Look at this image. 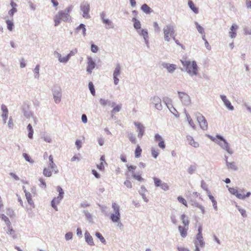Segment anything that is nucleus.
Wrapping results in <instances>:
<instances>
[{"mask_svg": "<svg viewBox=\"0 0 251 251\" xmlns=\"http://www.w3.org/2000/svg\"><path fill=\"white\" fill-rule=\"evenodd\" d=\"M221 98L224 101L226 106L230 110L233 109V106L231 105L230 102L226 99V97L224 95H221Z\"/></svg>", "mask_w": 251, "mask_h": 251, "instance_id": "f3484780", "label": "nucleus"}, {"mask_svg": "<svg viewBox=\"0 0 251 251\" xmlns=\"http://www.w3.org/2000/svg\"><path fill=\"white\" fill-rule=\"evenodd\" d=\"M69 59L70 58L68 55H66L65 57H63L61 54L58 55V59L60 62L66 63L69 60Z\"/></svg>", "mask_w": 251, "mask_h": 251, "instance_id": "2f4dec72", "label": "nucleus"}, {"mask_svg": "<svg viewBox=\"0 0 251 251\" xmlns=\"http://www.w3.org/2000/svg\"><path fill=\"white\" fill-rule=\"evenodd\" d=\"M141 9L147 14H150L152 12V10L147 4H143L141 6Z\"/></svg>", "mask_w": 251, "mask_h": 251, "instance_id": "bb28decb", "label": "nucleus"}, {"mask_svg": "<svg viewBox=\"0 0 251 251\" xmlns=\"http://www.w3.org/2000/svg\"><path fill=\"white\" fill-rule=\"evenodd\" d=\"M178 228L181 237L183 238L186 237L187 235V230H188V226H178Z\"/></svg>", "mask_w": 251, "mask_h": 251, "instance_id": "4468645a", "label": "nucleus"}, {"mask_svg": "<svg viewBox=\"0 0 251 251\" xmlns=\"http://www.w3.org/2000/svg\"><path fill=\"white\" fill-rule=\"evenodd\" d=\"M177 200L179 202L182 203L184 204L186 207H187V202L181 196H179L177 197Z\"/></svg>", "mask_w": 251, "mask_h": 251, "instance_id": "a19ab883", "label": "nucleus"}, {"mask_svg": "<svg viewBox=\"0 0 251 251\" xmlns=\"http://www.w3.org/2000/svg\"><path fill=\"white\" fill-rule=\"evenodd\" d=\"M129 139L133 144H135L136 142V137L131 134L129 136Z\"/></svg>", "mask_w": 251, "mask_h": 251, "instance_id": "bf43d9fd", "label": "nucleus"}, {"mask_svg": "<svg viewBox=\"0 0 251 251\" xmlns=\"http://www.w3.org/2000/svg\"><path fill=\"white\" fill-rule=\"evenodd\" d=\"M153 180L154 182V184L156 187H160L161 184L163 183L162 181L158 179V178L154 177L153 178Z\"/></svg>", "mask_w": 251, "mask_h": 251, "instance_id": "58836bf2", "label": "nucleus"}, {"mask_svg": "<svg viewBox=\"0 0 251 251\" xmlns=\"http://www.w3.org/2000/svg\"><path fill=\"white\" fill-rule=\"evenodd\" d=\"M61 93L59 92L57 93L54 95V99L56 103H58L61 101Z\"/></svg>", "mask_w": 251, "mask_h": 251, "instance_id": "c9c22d12", "label": "nucleus"}, {"mask_svg": "<svg viewBox=\"0 0 251 251\" xmlns=\"http://www.w3.org/2000/svg\"><path fill=\"white\" fill-rule=\"evenodd\" d=\"M73 237V234L72 232H68L65 235V238L67 240L71 239Z\"/></svg>", "mask_w": 251, "mask_h": 251, "instance_id": "0e129e2a", "label": "nucleus"}, {"mask_svg": "<svg viewBox=\"0 0 251 251\" xmlns=\"http://www.w3.org/2000/svg\"><path fill=\"white\" fill-rule=\"evenodd\" d=\"M6 214L11 218H13L14 216L13 211L10 209H7Z\"/></svg>", "mask_w": 251, "mask_h": 251, "instance_id": "5fc2aeb1", "label": "nucleus"}, {"mask_svg": "<svg viewBox=\"0 0 251 251\" xmlns=\"http://www.w3.org/2000/svg\"><path fill=\"white\" fill-rule=\"evenodd\" d=\"M151 154H152V156L154 158H156L158 156V151L155 149H151Z\"/></svg>", "mask_w": 251, "mask_h": 251, "instance_id": "603ef678", "label": "nucleus"}, {"mask_svg": "<svg viewBox=\"0 0 251 251\" xmlns=\"http://www.w3.org/2000/svg\"><path fill=\"white\" fill-rule=\"evenodd\" d=\"M89 89H90V90L91 91V94L93 96H95V88H94L93 84V83L92 82H90L89 83Z\"/></svg>", "mask_w": 251, "mask_h": 251, "instance_id": "37998d69", "label": "nucleus"}, {"mask_svg": "<svg viewBox=\"0 0 251 251\" xmlns=\"http://www.w3.org/2000/svg\"><path fill=\"white\" fill-rule=\"evenodd\" d=\"M141 34L144 36L145 39L146 37H148V33L147 31L145 29H142L141 30Z\"/></svg>", "mask_w": 251, "mask_h": 251, "instance_id": "338daca9", "label": "nucleus"}, {"mask_svg": "<svg viewBox=\"0 0 251 251\" xmlns=\"http://www.w3.org/2000/svg\"><path fill=\"white\" fill-rule=\"evenodd\" d=\"M72 7H67L65 11H60L62 20L64 22H68L71 20V16L69 15L70 12L72 10Z\"/></svg>", "mask_w": 251, "mask_h": 251, "instance_id": "6e6552de", "label": "nucleus"}, {"mask_svg": "<svg viewBox=\"0 0 251 251\" xmlns=\"http://www.w3.org/2000/svg\"><path fill=\"white\" fill-rule=\"evenodd\" d=\"M238 26L236 25H232L230 27V31L229 32V35L230 38H234L236 36V30H237Z\"/></svg>", "mask_w": 251, "mask_h": 251, "instance_id": "ddd939ff", "label": "nucleus"}, {"mask_svg": "<svg viewBox=\"0 0 251 251\" xmlns=\"http://www.w3.org/2000/svg\"><path fill=\"white\" fill-rule=\"evenodd\" d=\"M177 250L178 251H190L189 249L183 247H178Z\"/></svg>", "mask_w": 251, "mask_h": 251, "instance_id": "774afa93", "label": "nucleus"}, {"mask_svg": "<svg viewBox=\"0 0 251 251\" xmlns=\"http://www.w3.org/2000/svg\"><path fill=\"white\" fill-rule=\"evenodd\" d=\"M155 141L159 143V142L163 141L162 138L158 134H156L154 136Z\"/></svg>", "mask_w": 251, "mask_h": 251, "instance_id": "4d7b16f0", "label": "nucleus"}, {"mask_svg": "<svg viewBox=\"0 0 251 251\" xmlns=\"http://www.w3.org/2000/svg\"><path fill=\"white\" fill-rule=\"evenodd\" d=\"M178 94L180 98L181 99V100H182L183 98L185 99H188L189 98L188 95L184 93L179 92Z\"/></svg>", "mask_w": 251, "mask_h": 251, "instance_id": "de8ad7c7", "label": "nucleus"}, {"mask_svg": "<svg viewBox=\"0 0 251 251\" xmlns=\"http://www.w3.org/2000/svg\"><path fill=\"white\" fill-rule=\"evenodd\" d=\"M188 119V122H189V124H190V125L194 128H195V125L193 121V120L190 117H188L187 118Z\"/></svg>", "mask_w": 251, "mask_h": 251, "instance_id": "680f3d73", "label": "nucleus"}, {"mask_svg": "<svg viewBox=\"0 0 251 251\" xmlns=\"http://www.w3.org/2000/svg\"><path fill=\"white\" fill-rule=\"evenodd\" d=\"M124 184L128 188H131L132 187V184L131 182L128 180L125 181Z\"/></svg>", "mask_w": 251, "mask_h": 251, "instance_id": "69168bd1", "label": "nucleus"}, {"mask_svg": "<svg viewBox=\"0 0 251 251\" xmlns=\"http://www.w3.org/2000/svg\"><path fill=\"white\" fill-rule=\"evenodd\" d=\"M251 193L248 192L246 195H245L244 190L238 191L237 193L236 196L240 199H244L246 197H248L250 196Z\"/></svg>", "mask_w": 251, "mask_h": 251, "instance_id": "dca6fc26", "label": "nucleus"}, {"mask_svg": "<svg viewBox=\"0 0 251 251\" xmlns=\"http://www.w3.org/2000/svg\"><path fill=\"white\" fill-rule=\"evenodd\" d=\"M181 62L185 67L187 73L191 75H197L198 74V66L196 61L187 60L186 58L181 60Z\"/></svg>", "mask_w": 251, "mask_h": 251, "instance_id": "f257e3e1", "label": "nucleus"}, {"mask_svg": "<svg viewBox=\"0 0 251 251\" xmlns=\"http://www.w3.org/2000/svg\"><path fill=\"white\" fill-rule=\"evenodd\" d=\"M1 109L2 111V117L3 118V122L5 123L7 118L8 111L7 107L5 105H2Z\"/></svg>", "mask_w": 251, "mask_h": 251, "instance_id": "aec40b11", "label": "nucleus"}, {"mask_svg": "<svg viewBox=\"0 0 251 251\" xmlns=\"http://www.w3.org/2000/svg\"><path fill=\"white\" fill-rule=\"evenodd\" d=\"M164 68H166L170 73L173 72L176 69V65L175 64H170L164 63L163 64Z\"/></svg>", "mask_w": 251, "mask_h": 251, "instance_id": "6ab92c4d", "label": "nucleus"}, {"mask_svg": "<svg viewBox=\"0 0 251 251\" xmlns=\"http://www.w3.org/2000/svg\"><path fill=\"white\" fill-rule=\"evenodd\" d=\"M132 21L134 22V27L136 29L141 28V24L140 22L136 19L135 18H133Z\"/></svg>", "mask_w": 251, "mask_h": 251, "instance_id": "72a5a7b5", "label": "nucleus"}, {"mask_svg": "<svg viewBox=\"0 0 251 251\" xmlns=\"http://www.w3.org/2000/svg\"><path fill=\"white\" fill-rule=\"evenodd\" d=\"M6 23L7 24V29L10 31H12L14 27L13 22L11 20H6Z\"/></svg>", "mask_w": 251, "mask_h": 251, "instance_id": "7c9ffc66", "label": "nucleus"}, {"mask_svg": "<svg viewBox=\"0 0 251 251\" xmlns=\"http://www.w3.org/2000/svg\"><path fill=\"white\" fill-rule=\"evenodd\" d=\"M23 156L25 159V160L27 162L31 163H33L34 162V161L30 158V156L28 154L26 153H24L23 154Z\"/></svg>", "mask_w": 251, "mask_h": 251, "instance_id": "e433bc0d", "label": "nucleus"}, {"mask_svg": "<svg viewBox=\"0 0 251 251\" xmlns=\"http://www.w3.org/2000/svg\"><path fill=\"white\" fill-rule=\"evenodd\" d=\"M142 149H141L140 147L138 145L136 147V148L135 150V156L136 158H139L141 156V153H142Z\"/></svg>", "mask_w": 251, "mask_h": 251, "instance_id": "c756f323", "label": "nucleus"}, {"mask_svg": "<svg viewBox=\"0 0 251 251\" xmlns=\"http://www.w3.org/2000/svg\"><path fill=\"white\" fill-rule=\"evenodd\" d=\"M126 167L127 168L128 171L131 172L132 174L134 173V171L136 168V167L135 166L127 165Z\"/></svg>", "mask_w": 251, "mask_h": 251, "instance_id": "c03bdc74", "label": "nucleus"}, {"mask_svg": "<svg viewBox=\"0 0 251 251\" xmlns=\"http://www.w3.org/2000/svg\"><path fill=\"white\" fill-rule=\"evenodd\" d=\"M91 50L92 52H97L98 50V48L96 45H95L94 44H92L91 45Z\"/></svg>", "mask_w": 251, "mask_h": 251, "instance_id": "e2e57ef3", "label": "nucleus"}, {"mask_svg": "<svg viewBox=\"0 0 251 251\" xmlns=\"http://www.w3.org/2000/svg\"><path fill=\"white\" fill-rule=\"evenodd\" d=\"M196 117L201 128L203 130H206L208 128V124L204 117L200 113L196 114Z\"/></svg>", "mask_w": 251, "mask_h": 251, "instance_id": "423d86ee", "label": "nucleus"}, {"mask_svg": "<svg viewBox=\"0 0 251 251\" xmlns=\"http://www.w3.org/2000/svg\"><path fill=\"white\" fill-rule=\"evenodd\" d=\"M228 191H229V192L230 193H231L232 194L234 195L235 196L236 195L237 192H238V190H236V189H235L234 188H231V187L228 188Z\"/></svg>", "mask_w": 251, "mask_h": 251, "instance_id": "052dcab7", "label": "nucleus"}, {"mask_svg": "<svg viewBox=\"0 0 251 251\" xmlns=\"http://www.w3.org/2000/svg\"><path fill=\"white\" fill-rule=\"evenodd\" d=\"M188 4V5H189L190 8L195 14H198L199 13V9H198V8L196 6L195 4L193 3V2L192 0H189Z\"/></svg>", "mask_w": 251, "mask_h": 251, "instance_id": "5701e85b", "label": "nucleus"}, {"mask_svg": "<svg viewBox=\"0 0 251 251\" xmlns=\"http://www.w3.org/2000/svg\"><path fill=\"white\" fill-rule=\"evenodd\" d=\"M57 190L59 192V195L57 197L54 198L51 201V206L56 210L57 211V205H58L61 201L63 198L64 191L60 186H57Z\"/></svg>", "mask_w": 251, "mask_h": 251, "instance_id": "7ed1b4c3", "label": "nucleus"}, {"mask_svg": "<svg viewBox=\"0 0 251 251\" xmlns=\"http://www.w3.org/2000/svg\"><path fill=\"white\" fill-rule=\"evenodd\" d=\"M77 52V50L76 49H75L71 50L70 53L67 55L69 58H70L72 56H74Z\"/></svg>", "mask_w": 251, "mask_h": 251, "instance_id": "864d4df0", "label": "nucleus"}, {"mask_svg": "<svg viewBox=\"0 0 251 251\" xmlns=\"http://www.w3.org/2000/svg\"><path fill=\"white\" fill-rule=\"evenodd\" d=\"M121 68L119 65H118L113 73V75L119 76L120 74Z\"/></svg>", "mask_w": 251, "mask_h": 251, "instance_id": "79ce46f5", "label": "nucleus"}, {"mask_svg": "<svg viewBox=\"0 0 251 251\" xmlns=\"http://www.w3.org/2000/svg\"><path fill=\"white\" fill-rule=\"evenodd\" d=\"M196 167L195 166H191L188 169V172L190 174H192L196 170Z\"/></svg>", "mask_w": 251, "mask_h": 251, "instance_id": "6e6d98bb", "label": "nucleus"}, {"mask_svg": "<svg viewBox=\"0 0 251 251\" xmlns=\"http://www.w3.org/2000/svg\"><path fill=\"white\" fill-rule=\"evenodd\" d=\"M105 14L103 12L100 15L101 18L102 19L103 23L106 25H107L108 26V27H112L113 26L111 25V22L108 19H105Z\"/></svg>", "mask_w": 251, "mask_h": 251, "instance_id": "b1692460", "label": "nucleus"}, {"mask_svg": "<svg viewBox=\"0 0 251 251\" xmlns=\"http://www.w3.org/2000/svg\"><path fill=\"white\" fill-rule=\"evenodd\" d=\"M226 166L228 169L232 170H236L237 169L236 163L234 162H228L226 161Z\"/></svg>", "mask_w": 251, "mask_h": 251, "instance_id": "c85d7f7f", "label": "nucleus"}, {"mask_svg": "<svg viewBox=\"0 0 251 251\" xmlns=\"http://www.w3.org/2000/svg\"><path fill=\"white\" fill-rule=\"evenodd\" d=\"M163 31L164 34V38L165 40L170 41L171 37H172L174 40L175 39V31L173 26L167 25L164 28Z\"/></svg>", "mask_w": 251, "mask_h": 251, "instance_id": "20e7f679", "label": "nucleus"}, {"mask_svg": "<svg viewBox=\"0 0 251 251\" xmlns=\"http://www.w3.org/2000/svg\"><path fill=\"white\" fill-rule=\"evenodd\" d=\"M211 139L227 151H229L230 148L228 144L221 136L217 135L215 137H211Z\"/></svg>", "mask_w": 251, "mask_h": 251, "instance_id": "f03ea898", "label": "nucleus"}, {"mask_svg": "<svg viewBox=\"0 0 251 251\" xmlns=\"http://www.w3.org/2000/svg\"><path fill=\"white\" fill-rule=\"evenodd\" d=\"M81 29L82 30L83 34L85 35L86 34V29L85 27V25L83 24H80L77 28V30H79Z\"/></svg>", "mask_w": 251, "mask_h": 251, "instance_id": "8fccbe9b", "label": "nucleus"}, {"mask_svg": "<svg viewBox=\"0 0 251 251\" xmlns=\"http://www.w3.org/2000/svg\"><path fill=\"white\" fill-rule=\"evenodd\" d=\"M81 10L83 12V16L84 18H89V12L90 10V6L87 3L83 4L81 6Z\"/></svg>", "mask_w": 251, "mask_h": 251, "instance_id": "1a4fd4ad", "label": "nucleus"}, {"mask_svg": "<svg viewBox=\"0 0 251 251\" xmlns=\"http://www.w3.org/2000/svg\"><path fill=\"white\" fill-rule=\"evenodd\" d=\"M121 109V105H116L114 107V108L112 111V112L113 113H115L116 112L120 111Z\"/></svg>", "mask_w": 251, "mask_h": 251, "instance_id": "49530a36", "label": "nucleus"}, {"mask_svg": "<svg viewBox=\"0 0 251 251\" xmlns=\"http://www.w3.org/2000/svg\"><path fill=\"white\" fill-rule=\"evenodd\" d=\"M2 219L5 222L6 225L7 226L8 228V231H7V233L10 235H11L13 238H16V235L15 233V231L12 228L11 226L10 222L9 220V219L8 217H6V216L4 215H2Z\"/></svg>", "mask_w": 251, "mask_h": 251, "instance_id": "0eeeda50", "label": "nucleus"}, {"mask_svg": "<svg viewBox=\"0 0 251 251\" xmlns=\"http://www.w3.org/2000/svg\"><path fill=\"white\" fill-rule=\"evenodd\" d=\"M194 242H197L200 247H203L204 245V242L203 240L202 234H201V233L197 234L196 240H195Z\"/></svg>", "mask_w": 251, "mask_h": 251, "instance_id": "a211bd4d", "label": "nucleus"}, {"mask_svg": "<svg viewBox=\"0 0 251 251\" xmlns=\"http://www.w3.org/2000/svg\"><path fill=\"white\" fill-rule=\"evenodd\" d=\"M208 197L210 199V200L212 201L213 203V205L215 209H217V202L216 200H215L214 197L212 196L210 192H208Z\"/></svg>", "mask_w": 251, "mask_h": 251, "instance_id": "f704fd0d", "label": "nucleus"}, {"mask_svg": "<svg viewBox=\"0 0 251 251\" xmlns=\"http://www.w3.org/2000/svg\"><path fill=\"white\" fill-rule=\"evenodd\" d=\"M52 169L51 168H45L43 170V175L47 177H50L52 175Z\"/></svg>", "mask_w": 251, "mask_h": 251, "instance_id": "cd10ccee", "label": "nucleus"}, {"mask_svg": "<svg viewBox=\"0 0 251 251\" xmlns=\"http://www.w3.org/2000/svg\"><path fill=\"white\" fill-rule=\"evenodd\" d=\"M49 159V162H50V166L51 168V169H52V171L55 174L57 173L58 171L57 169L56 166L55 165V163L53 162V156L51 155H50Z\"/></svg>", "mask_w": 251, "mask_h": 251, "instance_id": "f8f14e48", "label": "nucleus"}, {"mask_svg": "<svg viewBox=\"0 0 251 251\" xmlns=\"http://www.w3.org/2000/svg\"><path fill=\"white\" fill-rule=\"evenodd\" d=\"M24 191L25 192V195L26 199V200L27 201L28 203L30 205H34V202H33V201L32 200L31 194L29 192H26V190H25Z\"/></svg>", "mask_w": 251, "mask_h": 251, "instance_id": "393cba45", "label": "nucleus"}, {"mask_svg": "<svg viewBox=\"0 0 251 251\" xmlns=\"http://www.w3.org/2000/svg\"><path fill=\"white\" fill-rule=\"evenodd\" d=\"M180 219L182 221V224L185 226H188L189 224V221L188 218L185 214H182L181 215Z\"/></svg>", "mask_w": 251, "mask_h": 251, "instance_id": "a878e982", "label": "nucleus"}, {"mask_svg": "<svg viewBox=\"0 0 251 251\" xmlns=\"http://www.w3.org/2000/svg\"><path fill=\"white\" fill-rule=\"evenodd\" d=\"M186 138L187 141L188 142L189 145L195 148H197L199 147V143L195 141V140H194L192 136L188 135L187 136Z\"/></svg>", "mask_w": 251, "mask_h": 251, "instance_id": "2eb2a0df", "label": "nucleus"}, {"mask_svg": "<svg viewBox=\"0 0 251 251\" xmlns=\"http://www.w3.org/2000/svg\"><path fill=\"white\" fill-rule=\"evenodd\" d=\"M27 127L29 130V133L28 134V137L30 139H32L33 138V129L32 128V126L30 124H28Z\"/></svg>", "mask_w": 251, "mask_h": 251, "instance_id": "473e14b6", "label": "nucleus"}, {"mask_svg": "<svg viewBox=\"0 0 251 251\" xmlns=\"http://www.w3.org/2000/svg\"><path fill=\"white\" fill-rule=\"evenodd\" d=\"M132 176L134 178L138 181H141L143 180V179L142 178L140 175H136L135 173H133L132 174Z\"/></svg>", "mask_w": 251, "mask_h": 251, "instance_id": "a18cd8bd", "label": "nucleus"}, {"mask_svg": "<svg viewBox=\"0 0 251 251\" xmlns=\"http://www.w3.org/2000/svg\"><path fill=\"white\" fill-rule=\"evenodd\" d=\"M96 236L100 239V241L102 243H104L105 242V240L103 237L102 235L100 232H96Z\"/></svg>", "mask_w": 251, "mask_h": 251, "instance_id": "09e8293b", "label": "nucleus"}, {"mask_svg": "<svg viewBox=\"0 0 251 251\" xmlns=\"http://www.w3.org/2000/svg\"><path fill=\"white\" fill-rule=\"evenodd\" d=\"M112 208L114 210V213L112 214L110 216L111 220L113 222H118L120 219V207L115 202L112 203Z\"/></svg>", "mask_w": 251, "mask_h": 251, "instance_id": "39448f33", "label": "nucleus"}, {"mask_svg": "<svg viewBox=\"0 0 251 251\" xmlns=\"http://www.w3.org/2000/svg\"><path fill=\"white\" fill-rule=\"evenodd\" d=\"M135 125L137 128V131H138V137L139 138H142L144 134V126L140 123H135Z\"/></svg>", "mask_w": 251, "mask_h": 251, "instance_id": "9b49d317", "label": "nucleus"}, {"mask_svg": "<svg viewBox=\"0 0 251 251\" xmlns=\"http://www.w3.org/2000/svg\"><path fill=\"white\" fill-rule=\"evenodd\" d=\"M160 187L164 191H166L169 189V186L166 183H163Z\"/></svg>", "mask_w": 251, "mask_h": 251, "instance_id": "13d9d810", "label": "nucleus"}, {"mask_svg": "<svg viewBox=\"0 0 251 251\" xmlns=\"http://www.w3.org/2000/svg\"><path fill=\"white\" fill-rule=\"evenodd\" d=\"M40 182L39 186L41 188L46 189L47 185L45 180L43 178H40L39 179Z\"/></svg>", "mask_w": 251, "mask_h": 251, "instance_id": "4c0bfd02", "label": "nucleus"}, {"mask_svg": "<svg viewBox=\"0 0 251 251\" xmlns=\"http://www.w3.org/2000/svg\"><path fill=\"white\" fill-rule=\"evenodd\" d=\"M61 20H62L59 11L57 14H56L54 16L53 18V21L54 22V26H57L60 23Z\"/></svg>", "mask_w": 251, "mask_h": 251, "instance_id": "4be33fe9", "label": "nucleus"}, {"mask_svg": "<svg viewBox=\"0 0 251 251\" xmlns=\"http://www.w3.org/2000/svg\"><path fill=\"white\" fill-rule=\"evenodd\" d=\"M85 238L86 242L90 245L93 246L94 245L93 242V239L92 237L91 236L89 233L86 232L85 233Z\"/></svg>", "mask_w": 251, "mask_h": 251, "instance_id": "412c9836", "label": "nucleus"}, {"mask_svg": "<svg viewBox=\"0 0 251 251\" xmlns=\"http://www.w3.org/2000/svg\"><path fill=\"white\" fill-rule=\"evenodd\" d=\"M196 28H197L198 31L201 34L205 35L204 29L203 28V27L201 26L200 25H199V24L197 23H196Z\"/></svg>", "mask_w": 251, "mask_h": 251, "instance_id": "ea45409f", "label": "nucleus"}, {"mask_svg": "<svg viewBox=\"0 0 251 251\" xmlns=\"http://www.w3.org/2000/svg\"><path fill=\"white\" fill-rule=\"evenodd\" d=\"M96 64L91 57H88L87 71L91 74L92 70L95 68Z\"/></svg>", "mask_w": 251, "mask_h": 251, "instance_id": "9d476101", "label": "nucleus"}, {"mask_svg": "<svg viewBox=\"0 0 251 251\" xmlns=\"http://www.w3.org/2000/svg\"><path fill=\"white\" fill-rule=\"evenodd\" d=\"M104 164H105L103 162H100V163L99 164H98L97 167V168L100 171H104Z\"/></svg>", "mask_w": 251, "mask_h": 251, "instance_id": "3c124183", "label": "nucleus"}]
</instances>
